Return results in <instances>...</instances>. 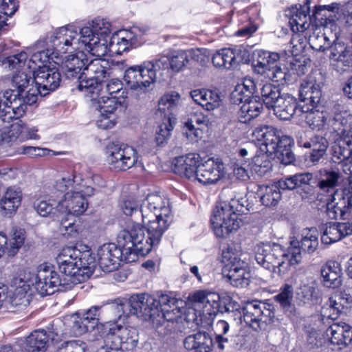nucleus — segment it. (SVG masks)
<instances>
[{
	"label": "nucleus",
	"mask_w": 352,
	"mask_h": 352,
	"mask_svg": "<svg viewBox=\"0 0 352 352\" xmlns=\"http://www.w3.org/2000/svg\"><path fill=\"white\" fill-rule=\"evenodd\" d=\"M118 245L106 243L98 251V265L104 272H111L118 269L120 261L131 263L139 256H144L152 250L146 240L145 230L140 224H134L120 231L117 237Z\"/></svg>",
	"instance_id": "nucleus-1"
},
{
	"label": "nucleus",
	"mask_w": 352,
	"mask_h": 352,
	"mask_svg": "<svg viewBox=\"0 0 352 352\" xmlns=\"http://www.w3.org/2000/svg\"><path fill=\"white\" fill-rule=\"evenodd\" d=\"M61 70L66 78L76 80L80 91L94 94L102 89L103 78L110 77L112 72L107 61L100 58L89 61L83 52L66 56Z\"/></svg>",
	"instance_id": "nucleus-2"
},
{
	"label": "nucleus",
	"mask_w": 352,
	"mask_h": 352,
	"mask_svg": "<svg viewBox=\"0 0 352 352\" xmlns=\"http://www.w3.org/2000/svg\"><path fill=\"white\" fill-rule=\"evenodd\" d=\"M34 69L16 71L11 80L13 89L0 91V116L3 119H18L25 113L28 106L36 103L39 89L32 82Z\"/></svg>",
	"instance_id": "nucleus-3"
},
{
	"label": "nucleus",
	"mask_w": 352,
	"mask_h": 352,
	"mask_svg": "<svg viewBox=\"0 0 352 352\" xmlns=\"http://www.w3.org/2000/svg\"><path fill=\"white\" fill-rule=\"evenodd\" d=\"M340 178L338 172L325 170L316 184V198L322 200V196H326V213L331 219H348L352 208V177L347 188L336 189Z\"/></svg>",
	"instance_id": "nucleus-4"
},
{
	"label": "nucleus",
	"mask_w": 352,
	"mask_h": 352,
	"mask_svg": "<svg viewBox=\"0 0 352 352\" xmlns=\"http://www.w3.org/2000/svg\"><path fill=\"white\" fill-rule=\"evenodd\" d=\"M142 221L146 225L148 240L151 248L159 244L161 238L168 228L171 219L168 199L158 193L148 195L141 204Z\"/></svg>",
	"instance_id": "nucleus-5"
},
{
	"label": "nucleus",
	"mask_w": 352,
	"mask_h": 352,
	"mask_svg": "<svg viewBox=\"0 0 352 352\" xmlns=\"http://www.w3.org/2000/svg\"><path fill=\"white\" fill-rule=\"evenodd\" d=\"M94 32L92 43H89L91 54L97 57H102L109 52L121 54L135 44L138 41L131 32L120 31L111 34V24L106 19L96 18L93 20Z\"/></svg>",
	"instance_id": "nucleus-6"
},
{
	"label": "nucleus",
	"mask_w": 352,
	"mask_h": 352,
	"mask_svg": "<svg viewBox=\"0 0 352 352\" xmlns=\"http://www.w3.org/2000/svg\"><path fill=\"white\" fill-rule=\"evenodd\" d=\"M293 242L292 247L283 250L276 243H259L255 247V259L258 264L274 274L280 275L288 270L290 266L300 261V250Z\"/></svg>",
	"instance_id": "nucleus-7"
},
{
	"label": "nucleus",
	"mask_w": 352,
	"mask_h": 352,
	"mask_svg": "<svg viewBox=\"0 0 352 352\" xmlns=\"http://www.w3.org/2000/svg\"><path fill=\"white\" fill-rule=\"evenodd\" d=\"M166 294L158 292L155 295L137 294L132 295L124 303L112 304L109 309L116 314L118 319L128 314L137 316L152 324H157L162 306L161 300Z\"/></svg>",
	"instance_id": "nucleus-8"
},
{
	"label": "nucleus",
	"mask_w": 352,
	"mask_h": 352,
	"mask_svg": "<svg viewBox=\"0 0 352 352\" xmlns=\"http://www.w3.org/2000/svg\"><path fill=\"white\" fill-rule=\"evenodd\" d=\"M105 346L98 352H124L135 348L138 342V331L117 322H108L100 326Z\"/></svg>",
	"instance_id": "nucleus-9"
},
{
	"label": "nucleus",
	"mask_w": 352,
	"mask_h": 352,
	"mask_svg": "<svg viewBox=\"0 0 352 352\" xmlns=\"http://www.w3.org/2000/svg\"><path fill=\"white\" fill-rule=\"evenodd\" d=\"M94 27H84L79 31L72 26L62 27L56 30L50 37L49 43L57 53H66L69 50L79 48L81 43L86 50L91 53L89 43H92Z\"/></svg>",
	"instance_id": "nucleus-10"
},
{
	"label": "nucleus",
	"mask_w": 352,
	"mask_h": 352,
	"mask_svg": "<svg viewBox=\"0 0 352 352\" xmlns=\"http://www.w3.org/2000/svg\"><path fill=\"white\" fill-rule=\"evenodd\" d=\"M168 66V60L160 58L155 61L144 62L140 66H133L125 70L123 80L133 90L145 93L156 80L157 72Z\"/></svg>",
	"instance_id": "nucleus-11"
},
{
	"label": "nucleus",
	"mask_w": 352,
	"mask_h": 352,
	"mask_svg": "<svg viewBox=\"0 0 352 352\" xmlns=\"http://www.w3.org/2000/svg\"><path fill=\"white\" fill-rule=\"evenodd\" d=\"M238 201L232 199L230 202L217 204L210 219L212 230L217 237H227L231 232L236 231L240 226L236 210Z\"/></svg>",
	"instance_id": "nucleus-12"
},
{
	"label": "nucleus",
	"mask_w": 352,
	"mask_h": 352,
	"mask_svg": "<svg viewBox=\"0 0 352 352\" xmlns=\"http://www.w3.org/2000/svg\"><path fill=\"white\" fill-rule=\"evenodd\" d=\"M245 323L255 331L265 330L275 317L273 305L261 300L248 301L242 309Z\"/></svg>",
	"instance_id": "nucleus-13"
},
{
	"label": "nucleus",
	"mask_w": 352,
	"mask_h": 352,
	"mask_svg": "<svg viewBox=\"0 0 352 352\" xmlns=\"http://www.w3.org/2000/svg\"><path fill=\"white\" fill-rule=\"evenodd\" d=\"M106 153L111 168L116 170H126L133 166H138L139 163L137 151L126 144H109L107 146Z\"/></svg>",
	"instance_id": "nucleus-14"
},
{
	"label": "nucleus",
	"mask_w": 352,
	"mask_h": 352,
	"mask_svg": "<svg viewBox=\"0 0 352 352\" xmlns=\"http://www.w3.org/2000/svg\"><path fill=\"white\" fill-rule=\"evenodd\" d=\"M32 285L42 296L52 294L55 288L60 286H67L65 280L61 278L54 267L47 264L39 265Z\"/></svg>",
	"instance_id": "nucleus-15"
},
{
	"label": "nucleus",
	"mask_w": 352,
	"mask_h": 352,
	"mask_svg": "<svg viewBox=\"0 0 352 352\" xmlns=\"http://www.w3.org/2000/svg\"><path fill=\"white\" fill-rule=\"evenodd\" d=\"M279 58L278 53L263 52L254 65L255 70L258 74L265 75L274 82L283 83L287 80V75L285 71L277 65L276 62Z\"/></svg>",
	"instance_id": "nucleus-16"
},
{
	"label": "nucleus",
	"mask_w": 352,
	"mask_h": 352,
	"mask_svg": "<svg viewBox=\"0 0 352 352\" xmlns=\"http://www.w3.org/2000/svg\"><path fill=\"white\" fill-rule=\"evenodd\" d=\"M61 82V75L56 68H50L47 65H38L34 71L35 87L39 89L38 95L45 96L55 91Z\"/></svg>",
	"instance_id": "nucleus-17"
},
{
	"label": "nucleus",
	"mask_w": 352,
	"mask_h": 352,
	"mask_svg": "<svg viewBox=\"0 0 352 352\" xmlns=\"http://www.w3.org/2000/svg\"><path fill=\"white\" fill-rule=\"evenodd\" d=\"M326 10H331L330 6H316L311 16L309 1H307L303 5H299V8L296 6L295 8H292V15L289 19L292 30L294 32H303L309 28L312 18L317 19L320 12Z\"/></svg>",
	"instance_id": "nucleus-18"
},
{
	"label": "nucleus",
	"mask_w": 352,
	"mask_h": 352,
	"mask_svg": "<svg viewBox=\"0 0 352 352\" xmlns=\"http://www.w3.org/2000/svg\"><path fill=\"white\" fill-rule=\"evenodd\" d=\"M62 274L61 278L65 280L66 285H76L88 279L94 272L95 265H83L80 262L57 263Z\"/></svg>",
	"instance_id": "nucleus-19"
},
{
	"label": "nucleus",
	"mask_w": 352,
	"mask_h": 352,
	"mask_svg": "<svg viewBox=\"0 0 352 352\" xmlns=\"http://www.w3.org/2000/svg\"><path fill=\"white\" fill-rule=\"evenodd\" d=\"M340 36V28L333 22L324 25L323 32H314L309 37V43L311 48L318 52L329 50L331 45Z\"/></svg>",
	"instance_id": "nucleus-20"
},
{
	"label": "nucleus",
	"mask_w": 352,
	"mask_h": 352,
	"mask_svg": "<svg viewBox=\"0 0 352 352\" xmlns=\"http://www.w3.org/2000/svg\"><path fill=\"white\" fill-rule=\"evenodd\" d=\"M192 300L196 306L202 309L204 316H208L212 320L219 312L223 311L221 305V297L216 292L199 291L192 296Z\"/></svg>",
	"instance_id": "nucleus-21"
},
{
	"label": "nucleus",
	"mask_w": 352,
	"mask_h": 352,
	"mask_svg": "<svg viewBox=\"0 0 352 352\" xmlns=\"http://www.w3.org/2000/svg\"><path fill=\"white\" fill-rule=\"evenodd\" d=\"M88 202L83 194L80 192H67L63 199H60L56 205L59 213L80 215L87 210Z\"/></svg>",
	"instance_id": "nucleus-22"
},
{
	"label": "nucleus",
	"mask_w": 352,
	"mask_h": 352,
	"mask_svg": "<svg viewBox=\"0 0 352 352\" xmlns=\"http://www.w3.org/2000/svg\"><path fill=\"white\" fill-rule=\"evenodd\" d=\"M222 168L223 164L220 161L209 158L197 167L192 179L204 185L214 184L220 179Z\"/></svg>",
	"instance_id": "nucleus-23"
},
{
	"label": "nucleus",
	"mask_w": 352,
	"mask_h": 352,
	"mask_svg": "<svg viewBox=\"0 0 352 352\" xmlns=\"http://www.w3.org/2000/svg\"><path fill=\"white\" fill-rule=\"evenodd\" d=\"M333 139L331 146V160L342 166L345 173H351L352 168V144L349 140Z\"/></svg>",
	"instance_id": "nucleus-24"
},
{
	"label": "nucleus",
	"mask_w": 352,
	"mask_h": 352,
	"mask_svg": "<svg viewBox=\"0 0 352 352\" xmlns=\"http://www.w3.org/2000/svg\"><path fill=\"white\" fill-rule=\"evenodd\" d=\"M272 109L274 115L283 120H289L294 115L301 116L302 111H304L303 105L298 104L296 99L289 94H283Z\"/></svg>",
	"instance_id": "nucleus-25"
},
{
	"label": "nucleus",
	"mask_w": 352,
	"mask_h": 352,
	"mask_svg": "<svg viewBox=\"0 0 352 352\" xmlns=\"http://www.w3.org/2000/svg\"><path fill=\"white\" fill-rule=\"evenodd\" d=\"M161 302L162 306L157 324L168 322L177 324L182 322L183 310L179 305L181 301L166 294V296L162 297Z\"/></svg>",
	"instance_id": "nucleus-26"
},
{
	"label": "nucleus",
	"mask_w": 352,
	"mask_h": 352,
	"mask_svg": "<svg viewBox=\"0 0 352 352\" xmlns=\"http://www.w3.org/2000/svg\"><path fill=\"white\" fill-rule=\"evenodd\" d=\"M297 143L300 146L311 149L309 160L313 165L318 164L324 157L329 146L327 138L320 135H314L305 141L300 137Z\"/></svg>",
	"instance_id": "nucleus-27"
},
{
	"label": "nucleus",
	"mask_w": 352,
	"mask_h": 352,
	"mask_svg": "<svg viewBox=\"0 0 352 352\" xmlns=\"http://www.w3.org/2000/svg\"><path fill=\"white\" fill-rule=\"evenodd\" d=\"M321 241L331 244L352 234V220L346 222L329 223L322 226Z\"/></svg>",
	"instance_id": "nucleus-28"
},
{
	"label": "nucleus",
	"mask_w": 352,
	"mask_h": 352,
	"mask_svg": "<svg viewBox=\"0 0 352 352\" xmlns=\"http://www.w3.org/2000/svg\"><path fill=\"white\" fill-rule=\"evenodd\" d=\"M56 263L80 262L83 265H95V258L89 250H81L75 246L63 248L56 258Z\"/></svg>",
	"instance_id": "nucleus-29"
},
{
	"label": "nucleus",
	"mask_w": 352,
	"mask_h": 352,
	"mask_svg": "<svg viewBox=\"0 0 352 352\" xmlns=\"http://www.w3.org/2000/svg\"><path fill=\"white\" fill-rule=\"evenodd\" d=\"M200 156L196 153L175 157L173 162V170L175 173L192 179L199 165Z\"/></svg>",
	"instance_id": "nucleus-30"
},
{
	"label": "nucleus",
	"mask_w": 352,
	"mask_h": 352,
	"mask_svg": "<svg viewBox=\"0 0 352 352\" xmlns=\"http://www.w3.org/2000/svg\"><path fill=\"white\" fill-rule=\"evenodd\" d=\"M25 241V231L23 229L12 228L10 237L0 232V257L6 253L9 256H14Z\"/></svg>",
	"instance_id": "nucleus-31"
},
{
	"label": "nucleus",
	"mask_w": 352,
	"mask_h": 352,
	"mask_svg": "<svg viewBox=\"0 0 352 352\" xmlns=\"http://www.w3.org/2000/svg\"><path fill=\"white\" fill-rule=\"evenodd\" d=\"M190 95L195 102L207 111H212L222 103L221 96L216 90L197 89L191 91Z\"/></svg>",
	"instance_id": "nucleus-32"
},
{
	"label": "nucleus",
	"mask_w": 352,
	"mask_h": 352,
	"mask_svg": "<svg viewBox=\"0 0 352 352\" xmlns=\"http://www.w3.org/2000/svg\"><path fill=\"white\" fill-rule=\"evenodd\" d=\"M300 104L309 107H318L321 101L322 93L320 84L311 80L305 81L300 85L298 94Z\"/></svg>",
	"instance_id": "nucleus-33"
},
{
	"label": "nucleus",
	"mask_w": 352,
	"mask_h": 352,
	"mask_svg": "<svg viewBox=\"0 0 352 352\" xmlns=\"http://www.w3.org/2000/svg\"><path fill=\"white\" fill-rule=\"evenodd\" d=\"M254 135L258 141L262 142V145L265 146V153H269L271 155L277 149L282 140L280 132L272 126H263L256 128L254 131Z\"/></svg>",
	"instance_id": "nucleus-34"
},
{
	"label": "nucleus",
	"mask_w": 352,
	"mask_h": 352,
	"mask_svg": "<svg viewBox=\"0 0 352 352\" xmlns=\"http://www.w3.org/2000/svg\"><path fill=\"white\" fill-rule=\"evenodd\" d=\"M92 101V108L101 115L113 114L118 107H121V101L117 96L109 97L105 94H87Z\"/></svg>",
	"instance_id": "nucleus-35"
},
{
	"label": "nucleus",
	"mask_w": 352,
	"mask_h": 352,
	"mask_svg": "<svg viewBox=\"0 0 352 352\" xmlns=\"http://www.w3.org/2000/svg\"><path fill=\"white\" fill-rule=\"evenodd\" d=\"M184 347L194 352H210L213 341L210 335L205 331H198L188 336L184 341Z\"/></svg>",
	"instance_id": "nucleus-36"
},
{
	"label": "nucleus",
	"mask_w": 352,
	"mask_h": 352,
	"mask_svg": "<svg viewBox=\"0 0 352 352\" xmlns=\"http://www.w3.org/2000/svg\"><path fill=\"white\" fill-rule=\"evenodd\" d=\"M322 107H309L307 105H303V110L302 111V115L305 114V122L313 130H320L324 126H328V120L330 118L328 113L323 111Z\"/></svg>",
	"instance_id": "nucleus-37"
},
{
	"label": "nucleus",
	"mask_w": 352,
	"mask_h": 352,
	"mask_svg": "<svg viewBox=\"0 0 352 352\" xmlns=\"http://www.w3.org/2000/svg\"><path fill=\"white\" fill-rule=\"evenodd\" d=\"M330 342L335 345L348 346L352 342V327L342 323H333L327 331Z\"/></svg>",
	"instance_id": "nucleus-38"
},
{
	"label": "nucleus",
	"mask_w": 352,
	"mask_h": 352,
	"mask_svg": "<svg viewBox=\"0 0 352 352\" xmlns=\"http://www.w3.org/2000/svg\"><path fill=\"white\" fill-rule=\"evenodd\" d=\"M22 193L19 188L10 187L0 199V212L3 215L14 214L21 205Z\"/></svg>",
	"instance_id": "nucleus-39"
},
{
	"label": "nucleus",
	"mask_w": 352,
	"mask_h": 352,
	"mask_svg": "<svg viewBox=\"0 0 352 352\" xmlns=\"http://www.w3.org/2000/svg\"><path fill=\"white\" fill-rule=\"evenodd\" d=\"M349 123H352V115L345 110H342L340 105H336L328 120V130L333 138L336 135H340L342 129L346 124Z\"/></svg>",
	"instance_id": "nucleus-40"
},
{
	"label": "nucleus",
	"mask_w": 352,
	"mask_h": 352,
	"mask_svg": "<svg viewBox=\"0 0 352 352\" xmlns=\"http://www.w3.org/2000/svg\"><path fill=\"white\" fill-rule=\"evenodd\" d=\"M50 336L43 329L32 331L24 340L22 347L25 352H45Z\"/></svg>",
	"instance_id": "nucleus-41"
},
{
	"label": "nucleus",
	"mask_w": 352,
	"mask_h": 352,
	"mask_svg": "<svg viewBox=\"0 0 352 352\" xmlns=\"http://www.w3.org/2000/svg\"><path fill=\"white\" fill-rule=\"evenodd\" d=\"M64 324L66 326L65 331H59L56 329L54 333L56 336L60 337L63 335L80 336L88 331H91L87 324L85 323L80 314L76 313L65 319Z\"/></svg>",
	"instance_id": "nucleus-42"
},
{
	"label": "nucleus",
	"mask_w": 352,
	"mask_h": 352,
	"mask_svg": "<svg viewBox=\"0 0 352 352\" xmlns=\"http://www.w3.org/2000/svg\"><path fill=\"white\" fill-rule=\"evenodd\" d=\"M296 296L304 305L318 303L320 299V293L317 283L314 280H307L302 283L296 292Z\"/></svg>",
	"instance_id": "nucleus-43"
},
{
	"label": "nucleus",
	"mask_w": 352,
	"mask_h": 352,
	"mask_svg": "<svg viewBox=\"0 0 352 352\" xmlns=\"http://www.w3.org/2000/svg\"><path fill=\"white\" fill-rule=\"evenodd\" d=\"M208 122V117L202 112L198 111L190 112L184 122V125L189 131L186 132L187 135L193 133L195 138L201 137L202 130L207 126Z\"/></svg>",
	"instance_id": "nucleus-44"
},
{
	"label": "nucleus",
	"mask_w": 352,
	"mask_h": 352,
	"mask_svg": "<svg viewBox=\"0 0 352 352\" xmlns=\"http://www.w3.org/2000/svg\"><path fill=\"white\" fill-rule=\"evenodd\" d=\"M263 110V103L259 97L255 96L251 100L243 104L238 111V119L241 123H248L258 117Z\"/></svg>",
	"instance_id": "nucleus-45"
},
{
	"label": "nucleus",
	"mask_w": 352,
	"mask_h": 352,
	"mask_svg": "<svg viewBox=\"0 0 352 352\" xmlns=\"http://www.w3.org/2000/svg\"><path fill=\"white\" fill-rule=\"evenodd\" d=\"M277 183L270 186H260L257 195L263 206L275 207L281 199V193Z\"/></svg>",
	"instance_id": "nucleus-46"
},
{
	"label": "nucleus",
	"mask_w": 352,
	"mask_h": 352,
	"mask_svg": "<svg viewBox=\"0 0 352 352\" xmlns=\"http://www.w3.org/2000/svg\"><path fill=\"white\" fill-rule=\"evenodd\" d=\"M222 261L226 264L223 272V274L231 271L236 272L241 270H246L247 267V263L234 252L230 246L223 250Z\"/></svg>",
	"instance_id": "nucleus-47"
},
{
	"label": "nucleus",
	"mask_w": 352,
	"mask_h": 352,
	"mask_svg": "<svg viewBox=\"0 0 352 352\" xmlns=\"http://www.w3.org/2000/svg\"><path fill=\"white\" fill-rule=\"evenodd\" d=\"M212 61L217 67L230 69L238 65L239 61L233 50L230 48L221 49L212 56Z\"/></svg>",
	"instance_id": "nucleus-48"
},
{
	"label": "nucleus",
	"mask_w": 352,
	"mask_h": 352,
	"mask_svg": "<svg viewBox=\"0 0 352 352\" xmlns=\"http://www.w3.org/2000/svg\"><path fill=\"white\" fill-rule=\"evenodd\" d=\"M293 242L296 241H292L291 244ZM296 242L298 243L296 244V246L299 249L300 254L301 250L309 254L314 253L318 246L317 230L314 228L307 229L303 232L300 241Z\"/></svg>",
	"instance_id": "nucleus-49"
},
{
	"label": "nucleus",
	"mask_w": 352,
	"mask_h": 352,
	"mask_svg": "<svg viewBox=\"0 0 352 352\" xmlns=\"http://www.w3.org/2000/svg\"><path fill=\"white\" fill-rule=\"evenodd\" d=\"M311 177V173H297L278 180L277 184L282 190H292L300 188L302 184H306Z\"/></svg>",
	"instance_id": "nucleus-50"
},
{
	"label": "nucleus",
	"mask_w": 352,
	"mask_h": 352,
	"mask_svg": "<svg viewBox=\"0 0 352 352\" xmlns=\"http://www.w3.org/2000/svg\"><path fill=\"white\" fill-rule=\"evenodd\" d=\"M261 95L263 104L268 109L272 108L283 96L278 86L271 83H266L261 89Z\"/></svg>",
	"instance_id": "nucleus-51"
},
{
	"label": "nucleus",
	"mask_w": 352,
	"mask_h": 352,
	"mask_svg": "<svg viewBox=\"0 0 352 352\" xmlns=\"http://www.w3.org/2000/svg\"><path fill=\"white\" fill-rule=\"evenodd\" d=\"M340 298L336 294L330 296L328 302L322 307V315L331 320L338 318L340 314L345 310Z\"/></svg>",
	"instance_id": "nucleus-52"
},
{
	"label": "nucleus",
	"mask_w": 352,
	"mask_h": 352,
	"mask_svg": "<svg viewBox=\"0 0 352 352\" xmlns=\"http://www.w3.org/2000/svg\"><path fill=\"white\" fill-rule=\"evenodd\" d=\"M291 139L287 136H282V140L279 143V146L273 154L278 158L283 164H289L292 163L294 159V154L291 148Z\"/></svg>",
	"instance_id": "nucleus-53"
},
{
	"label": "nucleus",
	"mask_w": 352,
	"mask_h": 352,
	"mask_svg": "<svg viewBox=\"0 0 352 352\" xmlns=\"http://www.w3.org/2000/svg\"><path fill=\"white\" fill-rule=\"evenodd\" d=\"M179 95L176 92H171L164 95L159 101L158 111L164 114V117H170L172 111L177 107Z\"/></svg>",
	"instance_id": "nucleus-54"
},
{
	"label": "nucleus",
	"mask_w": 352,
	"mask_h": 352,
	"mask_svg": "<svg viewBox=\"0 0 352 352\" xmlns=\"http://www.w3.org/2000/svg\"><path fill=\"white\" fill-rule=\"evenodd\" d=\"M195 52L193 51H177L168 60V65H170L171 69L175 72H179L189 63V57H193ZM168 68V66L164 69Z\"/></svg>",
	"instance_id": "nucleus-55"
},
{
	"label": "nucleus",
	"mask_w": 352,
	"mask_h": 352,
	"mask_svg": "<svg viewBox=\"0 0 352 352\" xmlns=\"http://www.w3.org/2000/svg\"><path fill=\"white\" fill-rule=\"evenodd\" d=\"M138 206L139 205L133 198L124 199L121 204V209L123 213L126 216L131 217V220L133 221V223L131 226H129L126 228H129L134 224H140L143 227L140 223L137 222L140 217L142 218L141 205L140 206V208Z\"/></svg>",
	"instance_id": "nucleus-56"
},
{
	"label": "nucleus",
	"mask_w": 352,
	"mask_h": 352,
	"mask_svg": "<svg viewBox=\"0 0 352 352\" xmlns=\"http://www.w3.org/2000/svg\"><path fill=\"white\" fill-rule=\"evenodd\" d=\"M17 8L14 0H0V31L7 30L8 17L14 14Z\"/></svg>",
	"instance_id": "nucleus-57"
},
{
	"label": "nucleus",
	"mask_w": 352,
	"mask_h": 352,
	"mask_svg": "<svg viewBox=\"0 0 352 352\" xmlns=\"http://www.w3.org/2000/svg\"><path fill=\"white\" fill-rule=\"evenodd\" d=\"M227 280L234 287H247L250 284V274L246 270H241L240 271H231L223 274Z\"/></svg>",
	"instance_id": "nucleus-58"
},
{
	"label": "nucleus",
	"mask_w": 352,
	"mask_h": 352,
	"mask_svg": "<svg viewBox=\"0 0 352 352\" xmlns=\"http://www.w3.org/2000/svg\"><path fill=\"white\" fill-rule=\"evenodd\" d=\"M293 295L294 289L292 286L286 284L280 288L279 294L276 295L274 299L280 304L283 309L289 311L292 306Z\"/></svg>",
	"instance_id": "nucleus-59"
},
{
	"label": "nucleus",
	"mask_w": 352,
	"mask_h": 352,
	"mask_svg": "<svg viewBox=\"0 0 352 352\" xmlns=\"http://www.w3.org/2000/svg\"><path fill=\"white\" fill-rule=\"evenodd\" d=\"M74 179L75 177L72 179L70 177H63L56 181L51 189L50 197L57 200V199L65 193L69 187H72L75 182Z\"/></svg>",
	"instance_id": "nucleus-60"
},
{
	"label": "nucleus",
	"mask_w": 352,
	"mask_h": 352,
	"mask_svg": "<svg viewBox=\"0 0 352 352\" xmlns=\"http://www.w3.org/2000/svg\"><path fill=\"white\" fill-rule=\"evenodd\" d=\"M50 201L51 202H48L47 201H36L34 204V209L39 215L42 217H47L49 214H56V212H58V210L56 209V205L59 200L51 198Z\"/></svg>",
	"instance_id": "nucleus-61"
},
{
	"label": "nucleus",
	"mask_w": 352,
	"mask_h": 352,
	"mask_svg": "<svg viewBox=\"0 0 352 352\" xmlns=\"http://www.w3.org/2000/svg\"><path fill=\"white\" fill-rule=\"evenodd\" d=\"M173 129V125L170 117H168L158 126L156 131L155 141L157 145H162L166 143L170 135V132Z\"/></svg>",
	"instance_id": "nucleus-62"
},
{
	"label": "nucleus",
	"mask_w": 352,
	"mask_h": 352,
	"mask_svg": "<svg viewBox=\"0 0 352 352\" xmlns=\"http://www.w3.org/2000/svg\"><path fill=\"white\" fill-rule=\"evenodd\" d=\"M28 59V54L26 52H21L19 54L10 56L6 58V63L10 68L20 70H32V65L28 63L27 68H24Z\"/></svg>",
	"instance_id": "nucleus-63"
},
{
	"label": "nucleus",
	"mask_w": 352,
	"mask_h": 352,
	"mask_svg": "<svg viewBox=\"0 0 352 352\" xmlns=\"http://www.w3.org/2000/svg\"><path fill=\"white\" fill-rule=\"evenodd\" d=\"M86 342L80 340H74L63 343L56 352H86Z\"/></svg>",
	"instance_id": "nucleus-64"
}]
</instances>
